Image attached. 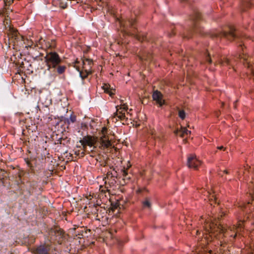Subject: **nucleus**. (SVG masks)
<instances>
[{
	"label": "nucleus",
	"mask_w": 254,
	"mask_h": 254,
	"mask_svg": "<svg viewBox=\"0 0 254 254\" xmlns=\"http://www.w3.org/2000/svg\"><path fill=\"white\" fill-rule=\"evenodd\" d=\"M136 38H137V39H138L140 40V38H139L138 37V36H137V35H136Z\"/></svg>",
	"instance_id": "37"
},
{
	"label": "nucleus",
	"mask_w": 254,
	"mask_h": 254,
	"mask_svg": "<svg viewBox=\"0 0 254 254\" xmlns=\"http://www.w3.org/2000/svg\"><path fill=\"white\" fill-rule=\"evenodd\" d=\"M242 172H243V179L245 180H246V178L247 177L248 173H249V171L247 170L246 169H245V171H243V169L242 170Z\"/></svg>",
	"instance_id": "29"
},
{
	"label": "nucleus",
	"mask_w": 254,
	"mask_h": 254,
	"mask_svg": "<svg viewBox=\"0 0 254 254\" xmlns=\"http://www.w3.org/2000/svg\"><path fill=\"white\" fill-rule=\"evenodd\" d=\"M51 241H56L61 244L64 239L65 235L63 231L60 228L51 229L49 232Z\"/></svg>",
	"instance_id": "7"
},
{
	"label": "nucleus",
	"mask_w": 254,
	"mask_h": 254,
	"mask_svg": "<svg viewBox=\"0 0 254 254\" xmlns=\"http://www.w3.org/2000/svg\"><path fill=\"white\" fill-rule=\"evenodd\" d=\"M218 148L219 149H220V150H221V149H223V148H224V147H223V146H221L218 147Z\"/></svg>",
	"instance_id": "33"
},
{
	"label": "nucleus",
	"mask_w": 254,
	"mask_h": 254,
	"mask_svg": "<svg viewBox=\"0 0 254 254\" xmlns=\"http://www.w3.org/2000/svg\"><path fill=\"white\" fill-rule=\"evenodd\" d=\"M224 173H226V174H227V173H228V172H227V170H224Z\"/></svg>",
	"instance_id": "35"
},
{
	"label": "nucleus",
	"mask_w": 254,
	"mask_h": 254,
	"mask_svg": "<svg viewBox=\"0 0 254 254\" xmlns=\"http://www.w3.org/2000/svg\"><path fill=\"white\" fill-rule=\"evenodd\" d=\"M232 61V63L233 62V61H234V59L231 60Z\"/></svg>",
	"instance_id": "39"
},
{
	"label": "nucleus",
	"mask_w": 254,
	"mask_h": 254,
	"mask_svg": "<svg viewBox=\"0 0 254 254\" xmlns=\"http://www.w3.org/2000/svg\"><path fill=\"white\" fill-rule=\"evenodd\" d=\"M210 36L212 37L219 38H225L228 40H232L236 38L237 36L235 33L234 30L232 28L230 29L229 32L220 30H215L211 33Z\"/></svg>",
	"instance_id": "5"
},
{
	"label": "nucleus",
	"mask_w": 254,
	"mask_h": 254,
	"mask_svg": "<svg viewBox=\"0 0 254 254\" xmlns=\"http://www.w3.org/2000/svg\"><path fill=\"white\" fill-rule=\"evenodd\" d=\"M83 69L88 72H91L92 61L89 59H85L83 61Z\"/></svg>",
	"instance_id": "13"
},
{
	"label": "nucleus",
	"mask_w": 254,
	"mask_h": 254,
	"mask_svg": "<svg viewBox=\"0 0 254 254\" xmlns=\"http://www.w3.org/2000/svg\"><path fill=\"white\" fill-rule=\"evenodd\" d=\"M51 247L50 244L41 245L36 248L33 253L34 254H49Z\"/></svg>",
	"instance_id": "11"
},
{
	"label": "nucleus",
	"mask_w": 254,
	"mask_h": 254,
	"mask_svg": "<svg viewBox=\"0 0 254 254\" xmlns=\"http://www.w3.org/2000/svg\"><path fill=\"white\" fill-rule=\"evenodd\" d=\"M200 13L199 12L196 11L195 12L194 16L192 17V20L195 21L196 20H199L200 18Z\"/></svg>",
	"instance_id": "24"
},
{
	"label": "nucleus",
	"mask_w": 254,
	"mask_h": 254,
	"mask_svg": "<svg viewBox=\"0 0 254 254\" xmlns=\"http://www.w3.org/2000/svg\"><path fill=\"white\" fill-rule=\"evenodd\" d=\"M4 1L6 5H10L13 2L14 0H4Z\"/></svg>",
	"instance_id": "30"
},
{
	"label": "nucleus",
	"mask_w": 254,
	"mask_h": 254,
	"mask_svg": "<svg viewBox=\"0 0 254 254\" xmlns=\"http://www.w3.org/2000/svg\"><path fill=\"white\" fill-rule=\"evenodd\" d=\"M91 73V72H88L87 71H85L83 69L82 71L80 72V76L82 79L85 78L89 74Z\"/></svg>",
	"instance_id": "22"
},
{
	"label": "nucleus",
	"mask_w": 254,
	"mask_h": 254,
	"mask_svg": "<svg viewBox=\"0 0 254 254\" xmlns=\"http://www.w3.org/2000/svg\"><path fill=\"white\" fill-rule=\"evenodd\" d=\"M102 88L105 93L109 94L110 96L114 94L115 90L110 89L109 84H104L102 86Z\"/></svg>",
	"instance_id": "17"
},
{
	"label": "nucleus",
	"mask_w": 254,
	"mask_h": 254,
	"mask_svg": "<svg viewBox=\"0 0 254 254\" xmlns=\"http://www.w3.org/2000/svg\"><path fill=\"white\" fill-rule=\"evenodd\" d=\"M152 97L153 100L156 101V103L158 104L159 106H162L164 104L165 101L163 99V95L158 90L154 91Z\"/></svg>",
	"instance_id": "12"
},
{
	"label": "nucleus",
	"mask_w": 254,
	"mask_h": 254,
	"mask_svg": "<svg viewBox=\"0 0 254 254\" xmlns=\"http://www.w3.org/2000/svg\"><path fill=\"white\" fill-rule=\"evenodd\" d=\"M104 181L105 184H114L116 182L115 175L112 173L108 172Z\"/></svg>",
	"instance_id": "15"
},
{
	"label": "nucleus",
	"mask_w": 254,
	"mask_h": 254,
	"mask_svg": "<svg viewBox=\"0 0 254 254\" xmlns=\"http://www.w3.org/2000/svg\"><path fill=\"white\" fill-rule=\"evenodd\" d=\"M66 121L68 124H69L70 123H73L76 121V117L71 115L69 119H67Z\"/></svg>",
	"instance_id": "25"
},
{
	"label": "nucleus",
	"mask_w": 254,
	"mask_h": 254,
	"mask_svg": "<svg viewBox=\"0 0 254 254\" xmlns=\"http://www.w3.org/2000/svg\"><path fill=\"white\" fill-rule=\"evenodd\" d=\"M80 142L85 151L91 152L92 154L94 153L95 149L96 148L95 146L96 140L94 137L91 136H85L80 140ZM91 156H93V154Z\"/></svg>",
	"instance_id": "3"
},
{
	"label": "nucleus",
	"mask_w": 254,
	"mask_h": 254,
	"mask_svg": "<svg viewBox=\"0 0 254 254\" xmlns=\"http://www.w3.org/2000/svg\"><path fill=\"white\" fill-rule=\"evenodd\" d=\"M199 193L202 194L204 196H206L209 201L210 202V204L212 205V202H217V197L214 192L211 193L209 190H206L204 189H201L199 190Z\"/></svg>",
	"instance_id": "10"
},
{
	"label": "nucleus",
	"mask_w": 254,
	"mask_h": 254,
	"mask_svg": "<svg viewBox=\"0 0 254 254\" xmlns=\"http://www.w3.org/2000/svg\"><path fill=\"white\" fill-rule=\"evenodd\" d=\"M204 56L205 62L211 64L212 63V60L210 57L209 54L207 52H206L204 54Z\"/></svg>",
	"instance_id": "23"
},
{
	"label": "nucleus",
	"mask_w": 254,
	"mask_h": 254,
	"mask_svg": "<svg viewBox=\"0 0 254 254\" xmlns=\"http://www.w3.org/2000/svg\"><path fill=\"white\" fill-rule=\"evenodd\" d=\"M10 36L11 38H14L16 40H19L22 39V37L19 35L18 32L14 29L10 30Z\"/></svg>",
	"instance_id": "16"
},
{
	"label": "nucleus",
	"mask_w": 254,
	"mask_h": 254,
	"mask_svg": "<svg viewBox=\"0 0 254 254\" xmlns=\"http://www.w3.org/2000/svg\"><path fill=\"white\" fill-rule=\"evenodd\" d=\"M209 253L210 254H211V253H212V251L210 250V251H209Z\"/></svg>",
	"instance_id": "36"
},
{
	"label": "nucleus",
	"mask_w": 254,
	"mask_h": 254,
	"mask_svg": "<svg viewBox=\"0 0 254 254\" xmlns=\"http://www.w3.org/2000/svg\"><path fill=\"white\" fill-rule=\"evenodd\" d=\"M128 174L127 170H122V176L124 178V180H129L130 179L129 177H127Z\"/></svg>",
	"instance_id": "26"
},
{
	"label": "nucleus",
	"mask_w": 254,
	"mask_h": 254,
	"mask_svg": "<svg viewBox=\"0 0 254 254\" xmlns=\"http://www.w3.org/2000/svg\"><path fill=\"white\" fill-rule=\"evenodd\" d=\"M63 8H64L66 7V6H62Z\"/></svg>",
	"instance_id": "38"
},
{
	"label": "nucleus",
	"mask_w": 254,
	"mask_h": 254,
	"mask_svg": "<svg viewBox=\"0 0 254 254\" xmlns=\"http://www.w3.org/2000/svg\"><path fill=\"white\" fill-rule=\"evenodd\" d=\"M107 129L103 127L102 129V135L100 137V141L101 146L103 148H108L111 146V143L109 138L106 136Z\"/></svg>",
	"instance_id": "9"
},
{
	"label": "nucleus",
	"mask_w": 254,
	"mask_h": 254,
	"mask_svg": "<svg viewBox=\"0 0 254 254\" xmlns=\"http://www.w3.org/2000/svg\"><path fill=\"white\" fill-rule=\"evenodd\" d=\"M238 176H239V179L240 180L241 178H242V176H241V173L240 172L239 173Z\"/></svg>",
	"instance_id": "31"
},
{
	"label": "nucleus",
	"mask_w": 254,
	"mask_h": 254,
	"mask_svg": "<svg viewBox=\"0 0 254 254\" xmlns=\"http://www.w3.org/2000/svg\"><path fill=\"white\" fill-rule=\"evenodd\" d=\"M135 20L133 19H128L125 21H120L122 29V31L124 35H134V32L130 30V28L134 29Z\"/></svg>",
	"instance_id": "6"
},
{
	"label": "nucleus",
	"mask_w": 254,
	"mask_h": 254,
	"mask_svg": "<svg viewBox=\"0 0 254 254\" xmlns=\"http://www.w3.org/2000/svg\"><path fill=\"white\" fill-rule=\"evenodd\" d=\"M218 63L219 64H226L228 65L232 64V61L230 60V59H229L228 58H225L223 61L222 60L218 61Z\"/></svg>",
	"instance_id": "20"
},
{
	"label": "nucleus",
	"mask_w": 254,
	"mask_h": 254,
	"mask_svg": "<svg viewBox=\"0 0 254 254\" xmlns=\"http://www.w3.org/2000/svg\"><path fill=\"white\" fill-rule=\"evenodd\" d=\"M225 212L221 210L218 214L212 217V219L205 220L203 226L205 231V236L201 239L199 242V245L202 246V247L206 243L208 244V242L211 241L213 237L220 239L225 234L229 233V231L225 227L218 221L220 218L225 215Z\"/></svg>",
	"instance_id": "1"
},
{
	"label": "nucleus",
	"mask_w": 254,
	"mask_h": 254,
	"mask_svg": "<svg viewBox=\"0 0 254 254\" xmlns=\"http://www.w3.org/2000/svg\"><path fill=\"white\" fill-rule=\"evenodd\" d=\"M45 63L47 66V70L55 69L61 63L62 60L58 54L55 52H47L44 57Z\"/></svg>",
	"instance_id": "2"
},
{
	"label": "nucleus",
	"mask_w": 254,
	"mask_h": 254,
	"mask_svg": "<svg viewBox=\"0 0 254 254\" xmlns=\"http://www.w3.org/2000/svg\"><path fill=\"white\" fill-rule=\"evenodd\" d=\"M193 30L195 32L200 33V34H202L201 28L197 24V23H194Z\"/></svg>",
	"instance_id": "21"
},
{
	"label": "nucleus",
	"mask_w": 254,
	"mask_h": 254,
	"mask_svg": "<svg viewBox=\"0 0 254 254\" xmlns=\"http://www.w3.org/2000/svg\"><path fill=\"white\" fill-rule=\"evenodd\" d=\"M179 116L181 119L184 120L186 117V113L185 111L184 110H180L179 111Z\"/></svg>",
	"instance_id": "27"
},
{
	"label": "nucleus",
	"mask_w": 254,
	"mask_h": 254,
	"mask_svg": "<svg viewBox=\"0 0 254 254\" xmlns=\"http://www.w3.org/2000/svg\"><path fill=\"white\" fill-rule=\"evenodd\" d=\"M199 253H200L199 251H197V250H196L194 254H200Z\"/></svg>",
	"instance_id": "32"
},
{
	"label": "nucleus",
	"mask_w": 254,
	"mask_h": 254,
	"mask_svg": "<svg viewBox=\"0 0 254 254\" xmlns=\"http://www.w3.org/2000/svg\"><path fill=\"white\" fill-rule=\"evenodd\" d=\"M239 58H240L241 60H243V62H244V65L248 66V67L250 69L251 73L254 76V67L253 65L251 64L250 63L247 61V60L246 59V58L244 55H239Z\"/></svg>",
	"instance_id": "14"
},
{
	"label": "nucleus",
	"mask_w": 254,
	"mask_h": 254,
	"mask_svg": "<svg viewBox=\"0 0 254 254\" xmlns=\"http://www.w3.org/2000/svg\"><path fill=\"white\" fill-rule=\"evenodd\" d=\"M196 234L198 235V234H200V232H199V231L198 230H197L196 232Z\"/></svg>",
	"instance_id": "34"
},
{
	"label": "nucleus",
	"mask_w": 254,
	"mask_h": 254,
	"mask_svg": "<svg viewBox=\"0 0 254 254\" xmlns=\"http://www.w3.org/2000/svg\"><path fill=\"white\" fill-rule=\"evenodd\" d=\"M56 68L57 72L60 74H63L64 72L66 69V67L64 65H58Z\"/></svg>",
	"instance_id": "19"
},
{
	"label": "nucleus",
	"mask_w": 254,
	"mask_h": 254,
	"mask_svg": "<svg viewBox=\"0 0 254 254\" xmlns=\"http://www.w3.org/2000/svg\"><path fill=\"white\" fill-rule=\"evenodd\" d=\"M187 164L189 168L197 169L201 165V161L195 154H190L188 157Z\"/></svg>",
	"instance_id": "8"
},
{
	"label": "nucleus",
	"mask_w": 254,
	"mask_h": 254,
	"mask_svg": "<svg viewBox=\"0 0 254 254\" xmlns=\"http://www.w3.org/2000/svg\"><path fill=\"white\" fill-rule=\"evenodd\" d=\"M116 108V112L114 113L112 117L113 121H117L118 120L123 121H126L127 119L126 117V113L128 109L127 105L122 103L120 105H117Z\"/></svg>",
	"instance_id": "4"
},
{
	"label": "nucleus",
	"mask_w": 254,
	"mask_h": 254,
	"mask_svg": "<svg viewBox=\"0 0 254 254\" xmlns=\"http://www.w3.org/2000/svg\"><path fill=\"white\" fill-rule=\"evenodd\" d=\"M150 202L147 200V199H146L145 200H144L143 202V207H150Z\"/></svg>",
	"instance_id": "28"
},
{
	"label": "nucleus",
	"mask_w": 254,
	"mask_h": 254,
	"mask_svg": "<svg viewBox=\"0 0 254 254\" xmlns=\"http://www.w3.org/2000/svg\"><path fill=\"white\" fill-rule=\"evenodd\" d=\"M179 132V131H177L176 133H178ZM179 132H180L181 134L180 135L182 137H184L185 135H188L190 133V131L188 130L185 127H182L181 130L179 131Z\"/></svg>",
	"instance_id": "18"
}]
</instances>
